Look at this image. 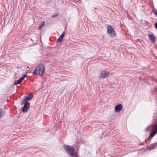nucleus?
<instances>
[{"mask_svg": "<svg viewBox=\"0 0 157 157\" xmlns=\"http://www.w3.org/2000/svg\"><path fill=\"white\" fill-rule=\"evenodd\" d=\"M63 148L67 154L70 156L72 157H78V153L72 146L67 144H64L63 146Z\"/></svg>", "mask_w": 157, "mask_h": 157, "instance_id": "obj_1", "label": "nucleus"}, {"mask_svg": "<svg viewBox=\"0 0 157 157\" xmlns=\"http://www.w3.org/2000/svg\"><path fill=\"white\" fill-rule=\"evenodd\" d=\"M45 71V67L43 64H38L35 68L33 72V74L38 75L42 76L44 73Z\"/></svg>", "mask_w": 157, "mask_h": 157, "instance_id": "obj_2", "label": "nucleus"}, {"mask_svg": "<svg viewBox=\"0 0 157 157\" xmlns=\"http://www.w3.org/2000/svg\"><path fill=\"white\" fill-rule=\"evenodd\" d=\"M107 30L108 34L109 36L114 37L116 36V33L114 29L110 25L107 26Z\"/></svg>", "mask_w": 157, "mask_h": 157, "instance_id": "obj_3", "label": "nucleus"}, {"mask_svg": "<svg viewBox=\"0 0 157 157\" xmlns=\"http://www.w3.org/2000/svg\"><path fill=\"white\" fill-rule=\"evenodd\" d=\"M109 72L106 71L102 70L100 72L99 78H105L108 76Z\"/></svg>", "mask_w": 157, "mask_h": 157, "instance_id": "obj_4", "label": "nucleus"}, {"mask_svg": "<svg viewBox=\"0 0 157 157\" xmlns=\"http://www.w3.org/2000/svg\"><path fill=\"white\" fill-rule=\"evenodd\" d=\"M24 104V106L22 108V111L23 112H27L29 109L30 106V103L28 102H24L22 101L21 105Z\"/></svg>", "mask_w": 157, "mask_h": 157, "instance_id": "obj_5", "label": "nucleus"}, {"mask_svg": "<svg viewBox=\"0 0 157 157\" xmlns=\"http://www.w3.org/2000/svg\"><path fill=\"white\" fill-rule=\"evenodd\" d=\"M153 122V124L148 127L146 129V131L147 130H151L154 129V128H155V125H157V117L155 118Z\"/></svg>", "mask_w": 157, "mask_h": 157, "instance_id": "obj_6", "label": "nucleus"}, {"mask_svg": "<svg viewBox=\"0 0 157 157\" xmlns=\"http://www.w3.org/2000/svg\"><path fill=\"white\" fill-rule=\"evenodd\" d=\"M123 106L121 104H119L115 107V110L116 113H118L122 109Z\"/></svg>", "mask_w": 157, "mask_h": 157, "instance_id": "obj_7", "label": "nucleus"}, {"mask_svg": "<svg viewBox=\"0 0 157 157\" xmlns=\"http://www.w3.org/2000/svg\"><path fill=\"white\" fill-rule=\"evenodd\" d=\"M33 97V94L31 93L29 96L26 97L22 101L27 102V101L31 100Z\"/></svg>", "mask_w": 157, "mask_h": 157, "instance_id": "obj_8", "label": "nucleus"}, {"mask_svg": "<svg viewBox=\"0 0 157 157\" xmlns=\"http://www.w3.org/2000/svg\"><path fill=\"white\" fill-rule=\"evenodd\" d=\"M157 146V142L150 145L149 146L147 147V149L151 150L155 149Z\"/></svg>", "mask_w": 157, "mask_h": 157, "instance_id": "obj_9", "label": "nucleus"}, {"mask_svg": "<svg viewBox=\"0 0 157 157\" xmlns=\"http://www.w3.org/2000/svg\"><path fill=\"white\" fill-rule=\"evenodd\" d=\"M147 35L151 41L152 43H153L155 41V38L154 36V34L152 33V34H148Z\"/></svg>", "mask_w": 157, "mask_h": 157, "instance_id": "obj_10", "label": "nucleus"}, {"mask_svg": "<svg viewBox=\"0 0 157 157\" xmlns=\"http://www.w3.org/2000/svg\"><path fill=\"white\" fill-rule=\"evenodd\" d=\"M157 133V125H155V129L150 133V137H152Z\"/></svg>", "mask_w": 157, "mask_h": 157, "instance_id": "obj_11", "label": "nucleus"}, {"mask_svg": "<svg viewBox=\"0 0 157 157\" xmlns=\"http://www.w3.org/2000/svg\"><path fill=\"white\" fill-rule=\"evenodd\" d=\"M65 32L64 31L63 32L62 34L60 36L59 38L58 39L57 41L60 42H61L62 41L64 37V36L65 35Z\"/></svg>", "mask_w": 157, "mask_h": 157, "instance_id": "obj_12", "label": "nucleus"}, {"mask_svg": "<svg viewBox=\"0 0 157 157\" xmlns=\"http://www.w3.org/2000/svg\"><path fill=\"white\" fill-rule=\"evenodd\" d=\"M5 114V111L3 109H0V118L3 116Z\"/></svg>", "mask_w": 157, "mask_h": 157, "instance_id": "obj_13", "label": "nucleus"}, {"mask_svg": "<svg viewBox=\"0 0 157 157\" xmlns=\"http://www.w3.org/2000/svg\"><path fill=\"white\" fill-rule=\"evenodd\" d=\"M23 80L22 78H20L19 79L16 81H15L14 83V84L15 85H17L18 84H19L20 82H21Z\"/></svg>", "mask_w": 157, "mask_h": 157, "instance_id": "obj_14", "label": "nucleus"}, {"mask_svg": "<svg viewBox=\"0 0 157 157\" xmlns=\"http://www.w3.org/2000/svg\"><path fill=\"white\" fill-rule=\"evenodd\" d=\"M44 25V23H42L41 25H40L39 27V29H40Z\"/></svg>", "mask_w": 157, "mask_h": 157, "instance_id": "obj_15", "label": "nucleus"}, {"mask_svg": "<svg viewBox=\"0 0 157 157\" xmlns=\"http://www.w3.org/2000/svg\"><path fill=\"white\" fill-rule=\"evenodd\" d=\"M58 16V14L57 13H54V14H52V17H55Z\"/></svg>", "mask_w": 157, "mask_h": 157, "instance_id": "obj_16", "label": "nucleus"}, {"mask_svg": "<svg viewBox=\"0 0 157 157\" xmlns=\"http://www.w3.org/2000/svg\"><path fill=\"white\" fill-rule=\"evenodd\" d=\"M26 76V75H23L22 77H21L22 78V79L23 80L24 79V78Z\"/></svg>", "mask_w": 157, "mask_h": 157, "instance_id": "obj_17", "label": "nucleus"}, {"mask_svg": "<svg viewBox=\"0 0 157 157\" xmlns=\"http://www.w3.org/2000/svg\"><path fill=\"white\" fill-rule=\"evenodd\" d=\"M155 29H157V22L155 23Z\"/></svg>", "mask_w": 157, "mask_h": 157, "instance_id": "obj_18", "label": "nucleus"}, {"mask_svg": "<svg viewBox=\"0 0 157 157\" xmlns=\"http://www.w3.org/2000/svg\"><path fill=\"white\" fill-rule=\"evenodd\" d=\"M144 142H142L140 144H139L140 145L142 146L144 145Z\"/></svg>", "mask_w": 157, "mask_h": 157, "instance_id": "obj_19", "label": "nucleus"}, {"mask_svg": "<svg viewBox=\"0 0 157 157\" xmlns=\"http://www.w3.org/2000/svg\"><path fill=\"white\" fill-rule=\"evenodd\" d=\"M152 137H150V136H149V137L147 138V140H150V139H151V138Z\"/></svg>", "mask_w": 157, "mask_h": 157, "instance_id": "obj_20", "label": "nucleus"}, {"mask_svg": "<svg viewBox=\"0 0 157 157\" xmlns=\"http://www.w3.org/2000/svg\"><path fill=\"white\" fill-rule=\"evenodd\" d=\"M147 140H145V141H144V143H146L147 142Z\"/></svg>", "mask_w": 157, "mask_h": 157, "instance_id": "obj_21", "label": "nucleus"}]
</instances>
